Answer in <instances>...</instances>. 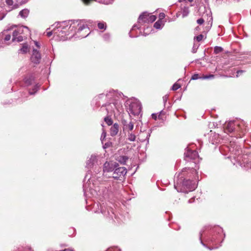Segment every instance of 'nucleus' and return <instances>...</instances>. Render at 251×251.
Segmentation results:
<instances>
[{
	"label": "nucleus",
	"mask_w": 251,
	"mask_h": 251,
	"mask_svg": "<svg viewBox=\"0 0 251 251\" xmlns=\"http://www.w3.org/2000/svg\"><path fill=\"white\" fill-rule=\"evenodd\" d=\"M237 126L234 122L230 121L226 125V132H232L234 131L235 127Z\"/></svg>",
	"instance_id": "9d476101"
},
{
	"label": "nucleus",
	"mask_w": 251,
	"mask_h": 251,
	"mask_svg": "<svg viewBox=\"0 0 251 251\" xmlns=\"http://www.w3.org/2000/svg\"><path fill=\"white\" fill-rule=\"evenodd\" d=\"M51 27H54V35L56 36L60 40H65V36L72 34L73 35L76 33H80L83 30H85V34L80 35L79 37H86L89 33V28L84 20L75 22H63L55 23Z\"/></svg>",
	"instance_id": "f257e3e1"
},
{
	"label": "nucleus",
	"mask_w": 251,
	"mask_h": 251,
	"mask_svg": "<svg viewBox=\"0 0 251 251\" xmlns=\"http://www.w3.org/2000/svg\"><path fill=\"white\" fill-rule=\"evenodd\" d=\"M104 121L108 126L111 125L113 123L112 119L109 118L108 116L104 118Z\"/></svg>",
	"instance_id": "4be33fe9"
},
{
	"label": "nucleus",
	"mask_w": 251,
	"mask_h": 251,
	"mask_svg": "<svg viewBox=\"0 0 251 251\" xmlns=\"http://www.w3.org/2000/svg\"><path fill=\"white\" fill-rule=\"evenodd\" d=\"M180 87V85H179L178 83H176L173 85L172 89L173 90L176 91V90H177L178 89H179Z\"/></svg>",
	"instance_id": "a878e982"
},
{
	"label": "nucleus",
	"mask_w": 251,
	"mask_h": 251,
	"mask_svg": "<svg viewBox=\"0 0 251 251\" xmlns=\"http://www.w3.org/2000/svg\"><path fill=\"white\" fill-rule=\"evenodd\" d=\"M34 43H35V45H36V46L38 48H39L40 46L39 45V43L38 42H37V41H34Z\"/></svg>",
	"instance_id": "a19ab883"
},
{
	"label": "nucleus",
	"mask_w": 251,
	"mask_h": 251,
	"mask_svg": "<svg viewBox=\"0 0 251 251\" xmlns=\"http://www.w3.org/2000/svg\"><path fill=\"white\" fill-rule=\"evenodd\" d=\"M38 87H39V86H38V85H36L34 87V89H33L34 92H30H30H29V94H30V95H33V94H34L36 92H37V91Z\"/></svg>",
	"instance_id": "c85d7f7f"
},
{
	"label": "nucleus",
	"mask_w": 251,
	"mask_h": 251,
	"mask_svg": "<svg viewBox=\"0 0 251 251\" xmlns=\"http://www.w3.org/2000/svg\"><path fill=\"white\" fill-rule=\"evenodd\" d=\"M162 22L161 21H158L155 23L154 27L156 29H161L162 28Z\"/></svg>",
	"instance_id": "412c9836"
},
{
	"label": "nucleus",
	"mask_w": 251,
	"mask_h": 251,
	"mask_svg": "<svg viewBox=\"0 0 251 251\" xmlns=\"http://www.w3.org/2000/svg\"><path fill=\"white\" fill-rule=\"evenodd\" d=\"M106 251H121L120 249L116 247H112L108 249Z\"/></svg>",
	"instance_id": "bb28decb"
},
{
	"label": "nucleus",
	"mask_w": 251,
	"mask_h": 251,
	"mask_svg": "<svg viewBox=\"0 0 251 251\" xmlns=\"http://www.w3.org/2000/svg\"><path fill=\"white\" fill-rule=\"evenodd\" d=\"M109 38V34H105V35H104V38L105 40L108 39Z\"/></svg>",
	"instance_id": "79ce46f5"
},
{
	"label": "nucleus",
	"mask_w": 251,
	"mask_h": 251,
	"mask_svg": "<svg viewBox=\"0 0 251 251\" xmlns=\"http://www.w3.org/2000/svg\"><path fill=\"white\" fill-rule=\"evenodd\" d=\"M165 17V14L163 13H161L159 14V19L160 20L163 19Z\"/></svg>",
	"instance_id": "4c0bfd02"
},
{
	"label": "nucleus",
	"mask_w": 251,
	"mask_h": 251,
	"mask_svg": "<svg viewBox=\"0 0 251 251\" xmlns=\"http://www.w3.org/2000/svg\"><path fill=\"white\" fill-rule=\"evenodd\" d=\"M182 186L184 189H186L184 190V192L186 191V192H187L188 191H192L195 190L197 186V184L196 182L190 180H186L182 182Z\"/></svg>",
	"instance_id": "423d86ee"
},
{
	"label": "nucleus",
	"mask_w": 251,
	"mask_h": 251,
	"mask_svg": "<svg viewBox=\"0 0 251 251\" xmlns=\"http://www.w3.org/2000/svg\"><path fill=\"white\" fill-rule=\"evenodd\" d=\"M126 174V169L125 167H119L116 169L113 173V177L116 179L124 176Z\"/></svg>",
	"instance_id": "6e6552de"
},
{
	"label": "nucleus",
	"mask_w": 251,
	"mask_h": 251,
	"mask_svg": "<svg viewBox=\"0 0 251 251\" xmlns=\"http://www.w3.org/2000/svg\"><path fill=\"white\" fill-rule=\"evenodd\" d=\"M63 251H74L72 249H65L64 250H63Z\"/></svg>",
	"instance_id": "a18cd8bd"
},
{
	"label": "nucleus",
	"mask_w": 251,
	"mask_h": 251,
	"mask_svg": "<svg viewBox=\"0 0 251 251\" xmlns=\"http://www.w3.org/2000/svg\"><path fill=\"white\" fill-rule=\"evenodd\" d=\"M156 17L154 15H150L149 14V17L148 18V19L147 20V23H152L154 21H155V20H156Z\"/></svg>",
	"instance_id": "6ab92c4d"
},
{
	"label": "nucleus",
	"mask_w": 251,
	"mask_h": 251,
	"mask_svg": "<svg viewBox=\"0 0 251 251\" xmlns=\"http://www.w3.org/2000/svg\"><path fill=\"white\" fill-rule=\"evenodd\" d=\"M189 13V10L188 7H184L182 9V17L184 18V17L188 16Z\"/></svg>",
	"instance_id": "f3484780"
},
{
	"label": "nucleus",
	"mask_w": 251,
	"mask_h": 251,
	"mask_svg": "<svg viewBox=\"0 0 251 251\" xmlns=\"http://www.w3.org/2000/svg\"><path fill=\"white\" fill-rule=\"evenodd\" d=\"M41 59L40 53L36 50H33L31 57V60L34 63H39Z\"/></svg>",
	"instance_id": "1a4fd4ad"
},
{
	"label": "nucleus",
	"mask_w": 251,
	"mask_h": 251,
	"mask_svg": "<svg viewBox=\"0 0 251 251\" xmlns=\"http://www.w3.org/2000/svg\"><path fill=\"white\" fill-rule=\"evenodd\" d=\"M160 116H161V115H160V114L158 115V118H159V119H160V118H160Z\"/></svg>",
	"instance_id": "8fccbe9b"
},
{
	"label": "nucleus",
	"mask_w": 251,
	"mask_h": 251,
	"mask_svg": "<svg viewBox=\"0 0 251 251\" xmlns=\"http://www.w3.org/2000/svg\"><path fill=\"white\" fill-rule=\"evenodd\" d=\"M29 11L27 9H24L21 10L19 13V16L23 18H25L27 17L29 15Z\"/></svg>",
	"instance_id": "2eb2a0df"
},
{
	"label": "nucleus",
	"mask_w": 251,
	"mask_h": 251,
	"mask_svg": "<svg viewBox=\"0 0 251 251\" xmlns=\"http://www.w3.org/2000/svg\"><path fill=\"white\" fill-rule=\"evenodd\" d=\"M247 164H248V167L251 168V162H250V164L249 163H248Z\"/></svg>",
	"instance_id": "49530a36"
},
{
	"label": "nucleus",
	"mask_w": 251,
	"mask_h": 251,
	"mask_svg": "<svg viewBox=\"0 0 251 251\" xmlns=\"http://www.w3.org/2000/svg\"><path fill=\"white\" fill-rule=\"evenodd\" d=\"M185 159L188 161L190 160H195L199 158L198 152L196 151H191L188 148L184 152Z\"/></svg>",
	"instance_id": "0eeeda50"
},
{
	"label": "nucleus",
	"mask_w": 251,
	"mask_h": 251,
	"mask_svg": "<svg viewBox=\"0 0 251 251\" xmlns=\"http://www.w3.org/2000/svg\"><path fill=\"white\" fill-rule=\"evenodd\" d=\"M198 78H199V75H198V74H195L192 77V79H194V80L197 79Z\"/></svg>",
	"instance_id": "c9c22d12"
},
{
	"label": "nucleus",
	"mask_w": 251,
	"mask_h": 251,
	"mask_svg": "<svg viewBox=\"0 0 251 251\" xmlns=\"http://www.w3.org/2000/svg\"><path fill=\"white\" fill-rule=\"evenodd\" d=\"M109 163L105 162L103 166V171L106 172H110L112 171V168H109Z\"/></svg>",
	"instance_id": "aec40b11"
},
{
	"label": "nucleus",
	"mask_w": 251,
	"mask_h": 251,
	"mask_svg": "<svg viewBox=\"0 0 251 251\" xmlns=\"http://www.w3.org/2000/svg\"><path fill=\"white\" fill-rule=\"evenodd\" d=\"M113 92H110L109 94H107L106 95V97H107L108 98H110V96H113Z\"/></svg>",
	"instance_id": "58836bf2"
},
{
	"label": "nucleus",
	"mask_w": 251,
	"mask_h": 251,
	"mask_svg": "<svg viewBox=\"0 0 251 251\" xmlns=\"http://www.w3.org/2000/svg\"><path fill=\"white\" fill-rule=\"evenodd\" d=\"M90 183V181L89 180L88 182H87L86 183H85L83 185V190L84 194L86 195H87V192H88V189H89V190H91V189L92 188L91 186L89 187V184Z\"/></svg>",
	"instance_id": "dca6fc26"
},
{
	"label": "nucleus",
	"mask_w": 251,
	"mask_h": 251,
	"mask_svg": "<svg viewBox=\"0 0 251 251\" xmlns=\"http://www.w3.org/2000/svg\"><path fill=\"white\" fill-rule=\"evenodd\" d=\"M98 27L100 29H105L106 28L105 24L104 23H99Z\"/></svg>",
	"instance_id": "393cba45"
},
{
	"label": "nucleus",
	"mask_w": 251,
	"mask_h": 251,
	"mask_svg": "<svg viewBox=\"0 0 251 251\" xmlns=\"http://www.w3.org/2000/svg\"><path fill=\"white\" fill-rule=\"evenodd\" d=\"M124 128L128 132L130 131H132L134 127L133 123L131 122L124 125Z\"/></svg>",
	"instance_id": "4468645a"
},
{
	"label": "nucleus",
	"mask_w": 251,
	"mask_h": 251,
	"mask_svg": "<svg viewBox=\"0 0 251 251\" xmlns=\"http://www.w3.org/2000/svg\"><path fill=\"white\" fill-rule=\"evenodd\" d=\"M114 0H103L102 1V2L105 4H109L111 3Z\"/></svg>",
	"instance_id": "cd10ccee"
},
{
	"label": "nucleus",
	"mask_w": 251,
	"mask_h": 251,
	"mask_svg": "<svg viewBox=\"0 0 251 251\" xmlns=\"http://www.w3.org/2000/svg\"><path fill=\"white\" fill-rule=\"evenodd\" d=\"M186 170V168H184V169H183V170L182 171V172H184V170Z\"/></svg>",
	"instance_id": "3c124183"
},
{
	"label": "nucleus",
	"mask_w": 251,
	"mask_h": 251,
	"mask_svg": "<svg viewBox=\"0 0 251 251\" xmlns=\"http://www.w3.org/2000/svg\"><path fill=\"white\" fill-rule=\"evenodd\" d=\"M127 159L128 158L126 156H120L119 161L121 163L125 164L126 162Z\"/></svg>",
	"instance_id": "5701e85b"
},
{
	"label": "nucleus",
	"mask_w": 251,
	"mask_h": 251,
	"mask_svg": "<svg viewBox=\"0 0 251 251\" xmlns=\"http://www.w3.org/2000/svg\"><path fill=\"white\" fill-rule=\"evenodd\" d=\"M5 1L8 5H12L13 4V0H5Z\"/></svg>",
	"instance_id": "f704fd0d"
},
{
	"label": "nucleus",
	"mask_w": 251,
	"mask_h": 251,
	"mask_svg": "<svg viewBox=\"0 0 251 251\" xmlns=\"http://www.w3.org/2000/svg\"><path fill=\"white\" fill-rule=\"evenodd\" d=\"M128 140L130 141H134L136 139V136L134 134L128 132Z\"/></svg>",
	"instance_id": "a211bd4d"
},
{
	"label": "nucleus",
	"mask_w": 251,
	"mask_h": 251,
	"mask_svg": "<svg viewBox=\"0 0 251 251\" xmlns=\"http://www.w3.org/2000/svg\"><path fill=\"white\" fill-rule=\"evenodd\" d=\"M119 126L118 124H114L110 128V135L112 136H114L117 134L119 131Z\"/></svg>",
	"instance_id": "9b49d317"
},
{
	"label": "nucleus",
	"mask_w": 251,
	"mask_h": 251,
	"mask_svg": "<svg viewBox=\"0 0 251 251\" xmlns=\"http://www.w3.org/2000/svg\"><path fill=\"white\" fill-rule=\"evenodd\" d=\"M105 109L109 116L115 114L116 112H119L122 109L121 104L117 100H113L112 102L105 104Z\"/></svg>",
	"instance_id": "7ed1b4c3"
},
{
	"label": "nucleus",
	"mask_w": 251,
	"mask_h": 251,
	"mask_svg": "<svg viewBox=\"0 0 251 251\" xmlns=\"http://www.w3.org/2000/svg\"><path fill=\"white\" fill-rule=\"evenodd\" d=\"M189 2H192L193 0H188Z\"/></svg>",
	"instance_id": "09e8293b"
},
{
	"label": "nucleus",
	"mask_w": 251,
	"mask_h": 251,
	"mask_svg": "<svg viewBox=\"0 0 251 251\" xmlns=\"http://www.w3.org/2000/svg\"><path fill=\"white\" fill-rule=\"evenodd\" d=\"M129 112L133 115H138L141 110V103L139 101L135 100L132 102L129 106Z\"/></svg>",
	"instance_id": "20e7f679"
},
{
	"label": "nucleus",
	"mask_w": 251,
	"mask_h": 251,
	"mask_svg": "<svg viewBox=\"0 0 251 251\" xmlns=\"http://www.w3.org/2000/svg\"><path fill=\"white\" fill-rule=\"evenodd\" d=\"M243 72V71L242 70L238 71L237 72V75H236V76H237V77H238V75H239V74H240V73H242Z\"/></svg>",
	"instance_id": "37998d69"
},
{
	"label": "nucleus",
	"mask_w": 251,
	"mask_h": 251,
	"mask_svg": "<svg viewBox=\"0 0 251 251\" xmlns=\"http://www.w3.org/2000/svg\"><path fill=\"white\" fill-rule=\"evenodd\" d=\"M197 22L199 25H201L204 23V20L202 18H200L197 21Z\"/></svg>",
	"instance_id": "2f4dec72"
},
{
	"label": "nucleus",
	"mask_w": 251,
	"mask_h": 251,
	"mask_svg": "<svg viewBox=\"0 0 251 251\" xmlns=\"http://www.w3.org/2000/svg\"><path fill=\"white\" fill-rule=\"evenodd\" d=\"M223 51V48L221 47L216 46L214 48V52L216 54H218Z\"/></svg>",
	"instance_id": "b1692460"
},
{
	"label": "nucleus",
	"mask_w": 251,
	"mask_h": 251,
	"mask_svg": "<svg viewBox=\"0 0 251 251\" xmlns=\"http://www.w3.org/2000/svg\"><path fill=\"white\" fill-rule=\"evenodd\" d=\"M194 201V199L192 198V199L189 200L188 202H189V203H192Z\"/></svg>",
	"instance_id": "c03bdc74"
},
{
	"label": "nucleus",
	"mask_w": 251,
	"mask_h": 251,
	"mask_svg": "<svg viewBox=\"0 0 251 251\" xmlns=\"http://www.w3.org/2000/svg\"><path fill=\"white\" fill-rule=\"evenodd\" d=\"M105 136H106V132L103 131L101 134V140H103L105 138Z\"/></svg>",
	"instance_id": "e433bc0d"
},
{
	"label": "nucleus",
	"mask_w": 251,
	"mask_h": 251,
	"mask_svg": "<svg viewBox=\"0 0 251 251\" xmlns=\"http://www.w3.org/2000/svg\"><path fill=\"white\" fill-rule=\"evenodd\" d=\"M149 17V14L147 12H144L139 17L138 22L139 23H147V19Z\"/></svg>",
	"instance_id": "f8f14e48"
},
{
	"label": "nucleus",
	"mask_w": 251,
	"mask_h": 251,
	"mask_svg": "<svg viewBox=\"0 0 251 251\" xmlns=\"http://www.w3.org/2000/svg\"><path fill=\"white\" fill-rule=\"evenodd\" d=\"M53 28L51 31L48 32L47 33V35L48 37H50L52 35H54V27H52Z\"/></svg>",
	"instance_id": "c756f323"
},
{
	"label": "nucleus",
	"mask_w": 251,
	"mask_h": 251,
	"mask_svg": "<svg viewBox=\"0 0 251 251\" xmlns=\"http://www.w3.org/2000/svg\"><path fill=\"white\" fill-rule=\"evenodd\" d=\"M203 38V35L201 34L196 37V39L198 42L201 41Z\"/></svg>",
	"instance_id": "7c9ffc66"
},
{
	"label": "nucleus",
	"mask_w": 251,
	"mask_h": 251,
	"mask_svg": "<svg viewBox=\"0 0 251 251\" xmlns=\"http://www.w3.org/2000/svg\"><path fill=\"white\" fill-rule=\"evenodd\" d=\"M151 116H152V118L153 119H154V120L157 119V114H152Z\"/></svg>",
	"instance_id": "ea45409f"
},
{
	"label": "nucleus",
	"mask_w": 251,
	"mask_h": 251,
	"mask_svg": "<svg viewBox=\"0 0 251 251\" xmlns=\"http://www.w3.org/2000/svg\"><path fill=\"white\" fill-rule=\"evenodd\" d=\"M11 39V35L10 34L6 35L4 38L5 41H8Z\"/></svg>",
	"instance_id": "473e14b6"
},
{
	"label": "nucleus",
	"mask_w": 251,
	"mask_h": 251,
	"mask_svg": "<svg viewBox=\"0 0 251 251\" xmlns=\"http://www.w3.org/2000/svg\"><path fill=\"white\" fill-rule=\"evenodd\" d=\"M29 33L30 31L27 26L19 27L15 29L13 32L12 41L21 42L24 38H26L27 34H29Z\"/></svg>",
	"instance_id": "f03ea898"
},
{
	"label": "nucleus",
	"mask_w": 251,
	"mask_h": 251,
	"mask_svg": "<svg viewBox=\"0 0 251 251\" xmlns=\"http://www.w3.org/2000/svg\"><path fill=\"white\" fill-rule=\"evenodd\" d=\"M98 163V156L95 154H92L90 157H88L86 162V167L88 169H91L97 165Z\"/></svg>",
	"instance_id": "39448f33"
},
{
	"label": "nucleus",
	"mask_w": 251,
	"mask_h": 251,
	"mask_svg": "<svg viewBox=\"0 0 251 251\" xmlns=\"http://www.w3.org/2000/svg\"><path fill=\"white\" fill-rule=\"evenodd\" d=\"M214 76V75H205L203 76V78L204 79H210V78H213Z\"/></svg>",
	"instance_id": "72a5a7b5"
},
{
	"label": "nucleus",
	"mask_w": 251,
	"mask_h": 251,
	"mask_svg": "<svg viewBox=\"0 0 251 251\" xmlns=\"http://www.w3.org/2000/svg\"><path fill=\"white\" fill-rule=\"evenodd\" d=\"M163 100H164L166 101V100H167V97L166 96L164 97H163Z\"/></svg>",
	"instance_id": "de8ad7c7"
},
{
	"label": "nucleus",
	"mask_w": 251,
	"mask_h": 251,
	"mask_svg": "<svg viewBox=\"0 0 251 251\" xmlns=\"http://www.w3.org/2000/svg\"><path fill=\"white\" fill-rule=\"evenodd\" d=\"M29 51V47L26 43L22 44V48L19 50V53L25 54Z\"/></svg>",
	"instance_id": "ddd939ff"
}]
</instances>
